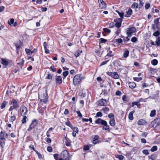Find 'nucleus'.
Returning <instances> with one entry per match:
<instances>
[{
	"label": "nucleus",
	"instance_id": "9",
	"mask_svg": "<svg viewBox=\"0 0 160 160\" xmlns=\"http://www.w3.org/2000/svg\"><path fill=\"white\" fill-rule=\"evenodd\" d=\"M107 102L106 100L102 98L98 101V104L101 106H105L107 105Z\"/></svg>",
	"mask_w": 160,
	"mask_h": 160
},
{
	"label": "nucleus",
	"instance_id": "12",
	"mask_svg": "<svg viewBox=\"0 0 160 160\" xmlns=\"http://www.w3.org/2000/svg\"><path fill=\"white\" fill-rule=\"evenodd\" d=\"M137 124L140 125H144L147 124V122L143 119H141L138 120L137 122Z\"/></svg>",
	"mask_w": 160,
	"mask_h": 160
},
{
	"label": "nucleus",
	"instance_id": "42",
	"mask_svg": "<svg viewBox=\"0 0 160 160\" xmlns=\"http://www.w3.org/2000/svg\"><path fill=\"white\" fill-rule=\"evenodd\" d=\"M157 150V146H153L151 149L150 150L152 152H154Z\"/></svg>",
	"mask_w": 160,
	"mask_h": 160
},
{
	"label": "nucleus",
	"instance_id": "5",
	"mask_svg": "<svg viewBox=\"0 0 160 160\" xmlns=\"http://www.w3.org/2000/svg\"><path fill=\"white\" fill-rule=\"evenodd\" d=\"M84 78L82 74H78L75 75L73 79V82L74 85L80 84L81 81Z\"/></svg>",
	"mask_w": 160,
	"mask_h": 160
},
{
	"label": "nucleus",
	"instance_id": "29",
	"mask_svg": "<svg viewBox=\"0 0 160 160\" xmlns=\"http://www.w3.org/2000/svg\"><path fill=\"white\" fill-rule=\"evenodd\" d=\"M151 63L153 65L155 66L157 65L158 61L157 59H154L151 61Z\"/></svg>",
	"mask_w": 160,
	"mask_h": 160
},
{
	"label": "nucleus",
	"instance_id": "14",
	"mask_svg": "<svg viewBox=\"0 0 160 160\" xmlns=\"http://www.w3.org/2000/svg\"><path fill=\"white\" fill-rule=\"evenodd\" d=\"M0 138H2V139H5V138H7L8 135L7 133H6L2 131L0 132Z\"/></svg>",
	"mask_w": 160,
	"mask_h": 160
},
{
	"label": "nucleus",
	"instance_id": "62",
	"mask_svg": "<svg viewBox=\"0 0 160 160\" xmlns=\"http://www.w3.org/2000/svg\"><path fill=\"white\" fill-rule=\"evenodd\" d=\"M46 141L47 143H51V139L50 138H46Z\"/></svg>",
	"mask_w": 160,
	"mask_h": 160
},
{
	"label": "nucleus",
	"instance_id": "64",
	"mask_svg": "<svg viewBox=\"0 0 160 160\" xmlns=\"http://www.w3.org/2000/svg\"><path fill=\"white\" fill-rule=\"evenodd\" d=\"M99 136H98V135H94L93 136V140H98V139H99Z\"/></svg>",
	"mask_w": 160,
	"mask_h": 160
},
{
	"label": "nucleus",
	"instance_id": "22",
	"mask_svg": "<svg viewBox=\"0 0 160 160\" xmlns=\"http://www.w3.org/2000/svg\"><path fill=\"white\" fill-rule=\"evenodd\" d=\"M109 108L108 107H105L104 108H103L101 110V111H103V112L105 113H107L108 112H109Z\"/></svg>",
	"mask_w": 160,
	"mask_h": 160
},
{
	"label": "nucleus",
	"instance_id": "11",
	"mask_svg": "<svg viewBox=\"0 0 160 160\" xmlns=\"http://www.w3.org/2000/svg\"><path fill=\"white\" fill-rule=\"evenodd\" d=\"M24 61L23 58H22L20 61L18 62L17 63L18 68L22 69L24 65Z\"/></svg>",
	"mask_w": 160,
	"mask_h": 160
},
{
	"label": "nucleus",
	"instance_id": "6",
	"mask_svg": "<svg viewBox=\"0 0 160 160\" xmlns=\"http://www.w3.org/2000/svg\"><path fill=\"white\" fill-rule=\"evenodd\" d=\"M20 112L22 116H26L28 112L27 108L23 106H21L20 108Z\"/></svg>",
	"mask_w": 160,
	"mask_h": 160
},
{
	"label": "nucleus",
	"instance_id": "7",
	"mask_svg": "<svg viewBox=\"0 0 160 160\" xmlns=\"http://www.w3.org/2000/svg\"><path fill=\"white\" fill-rule=\"evenodd\" d=\"M136 31V29L135 28L131 27L127 28L126 33L129 37H131L132 34Z\"/></svg>",
	"mask_w": 160,
	"mask_h": 160
},
{
	"label": "nucleus",
	"instance_id": "16",
	"mask_svg": "<svg viewBox=\"0 0 160 160\" xmlns=\"http://www.w3.org/2000/svg\"><path fill=\"white\" fill-rule=\"evenodd\" d=\"M43 46L45 50V52L46 53H49V51L47 48V47L48 46V44L46 42H44Z\"/></svg>",
	"mask_w": 160,
	"mask_h": 160
},
{
	"label": "nucleus",
	"instance_id": "58",
	"mask_svg": "<svg viewBox=\"0 0 160 160\" xmlns=\"http://www.w3.org/2000/svg\"><path fill=\"white\" fill-rule=\"evenodd\" d=\"M47 150L49 152H52V148L50 146H48L47 147Z\"/></svg>",
	"mask_w": 160,
	"mask_h": 160
},
{
	"label": "nucleus",
	"instance_id": "43",
	"mask_svg": "<svg viewBox=\"0 0 160 160\" xmlns=\"http://www.w3.org/2000/svg\"><path fill=\"white\" fill-rule=\"evenodd\" d=\"M73 130V132H76V133H78V128L76 127H72L71 128Z\"/></svg>",
	"mask_w": 160,
	"mask_h": 160
},
{
	"label": "nucleus",
	"instance_id": "59",
	"mask_svg": "<svg viewBox=\"0 0 160 160\" xmlns=\"http://www.w3.org/2000/svg\"><path fill=\"white\" fill-rule=\"evenodd\" d=\"M137 40V38L135 37H133L132 38L131 41L133 42H135Z\"/></svg>",
	"mask_w": 160,
	"mask_h": 160
},
{
	"label": "nucleus",
	"instance_id": "51",
	"mask_svg": "<svg viewBox=\"0 0 160 160\" xmlns=\"http://www.w3.org/2000/svg\"><path fill=\"white\" fill-rule=\"evenodd\" d=\"M121 22H117L115 24V26L118 28H119L121 27Z\"/></svg>",
	"mask_w": 160,
	"mask_h": 160
},
{
	"label": "nucleus",
	"instance_id": "3",
	"mask_svg": "<svg viewBox=\"0 0 160 160\" xmlns=\"http://www.w3.org/2000/svg\"><path fill=\"white\" fill-rule=\"evenodd\" d=\"M96 124H101L103 126V129L106 130H108L109 132L110 131L109 125H108L107 122L105 120L99 118L96 120L95 121Z\"/></svg>",
	"mask_w": 160,
	"mask_h": 160
},
{
	"label": "nucleus",
	"instance_id": "25",
	"mask_svg": "<svg viewBox=\"0 0 160 160\" xmlns=\"http://www.w3.org/2000/svg\"><path fill=\"white\" fill-rule=\"evenodd\" d=\"M132 10L131 8H129L128 11L127 12V15L125 16V17H128L132 14Z\"/></svg>",
	"mask_w": 160,
	"mask_h": 160
},
{
	"label": "nucleus",
	"instance_id": "45",
	"mask_svg": "<svg viewBox=\"0 0 160 160\" xmlns=\"http://www.w3.org/2000/svg\"><path fill=\"white\" fill-rule=\"evenodd\" d=\"M65 140H66V141H65V142L66 145L67 146H70V145H71L70 143L67 140V139L66 138H65Z\"/></svg>",
	"mask_w": 160,
	"mask_h": 160
},
{
	"label": "nucleus",
	"instance_id": "55",
	"mask_svg": "<svg viewBox=\"0 0 160 160\" xmlns=\"http://www.w3.org/2000/svg\"><path fill=\"white\" fill-rule=\"evenodd\" d=\"M142 153L144 154L148 155L149 154V152L147 150H144L142 151Z\"/></svg>",
	"mask_w": 160,
	"mask_h": 160
},
{
	"label": "nucleus",
	"instance_id": "46",
	"mask_svg": "<svg viewBox=\"0 0 160 160\" xmlns=\"http://www.w3.org/2000/svg\"><path fill=\"white\" fill-rule=\"evenodd\" d=\"M159 18H158L156 19H155L154 20V22L155 25H158L159 24Z\"/></svg>",
	"mask_w": 160,
	"mask_h": 160
},
{
	"label": "nucleus",
	"instance_id": "37",
	"mask_svg": "<svg viewBox=\"0 0 160 160\" xmlns=\"http://www.w3.org/2000/svg\"><path fill=\"white\" fill-rule=\"evenodd\" d=\"M14 22V20L13 18H11L10 21H8V23L10 25L13 24Z\"/></svg>",
	"mask_w": 160,
	"mask_h": 160
},
{
	"label": "nucleus",
	"instance_id": "36",
	"mask_svg": "<svg viewBox=\"0 0 160 160\" xmlns=\"http://www.w3.org/2000/svg\"><path fill=\"white\" fill-rule=\"evenodd\" d=\"M116 158H118L120 160H123L124 158L123 156L120 155H117Z\"/></svg>",
	"mask_w": 160,
	"mask_h": 160
},
{
	"label": "nucleus",
	"instance_id": "23",
	"mask_svg": "<svg viewBox=\"0 0 160 160\" xmlns=\"http://www.w3.org/2000/svg\"><path fill=\"white\" fill-rule=\"evenodd\" d=\"M45 108V107L42 108H38V109L39 110V112L42 115L43 113H44V111Z\"/></svg>",
	"mask_w": 160,
	"mask_h": 160
},
{
	"label": "nucleus",
	"instance_id": "1",
	"mask_svg": "<svg viewBox=\"0 0 160 160\" xmlns=\"http://www.w3.org/2000/svg\"><path fill=\"white\" fill-rule=\"evenodd\" d=\"M69 154L66 150L63 151L60 154H54L53 157L56 160H69Z\"/></svg>",
	"mask_w": 160,
	"mask_h": 160
},
{
	"label": "nucleus",
	"instance_id": "39",
	"mask_svg": "<svg viewBox=\"0 0 160 160\" xmlns=\"http://www.w3.org/2000/svg\"><path fill=\"white\" fill-rule=\"evenodd\" d=\"M156 114V111L155 110H152L150 114V116L151 117H153L155 116Z\"/></svg>",
	"mask_w": 160,
	"mask_h": 160
},
{
	"label": "nucleus",
	"instance_id": "33",
	"mask_svg": "<svg viewBox=\"0 0 160 160\" xmlns=\"http://www.w3.org/2000/svg\"><path fill=\"white\" fill-rule=\"evenodd\" d=\"M139 3L138 4V7H139V9L141 8L143 5V3L141 0H138Z\"/></svg>",
	"mask_w": 160,
	"mask_h": 160
},
{
	"label": "nucleus",
	"instance_id": "34",
	"mask_svg": "<svg viewBox=\"0 0 160 160\" xmlns=\"http://www.w3.org/2000/svg\"><path fill=\"white\" fill-rule=\"evenodd\" d=\"M129 54V51L127 50L125 51L123 54V56L124 57L126 58L128 56Z\"/></svg>",
	"mask_w": 160,
	"mask_h": 160
},
{
	"label": "nucleus",
	"instance_id": "2",
	"mask_svg": "<svg viewBox=\"0 0 160 160\" xmlns=\"http://www.w3.org/2000/svg\"><path fill=\"white\" fill-rule=\"evenodd\" d=\"M48 95L46 89H43L39 93V97L40 101L44 103H46L48 101Z\"/></svg>",
	"mask_w": 160,
	"mask_h": 160
},
{
	"label": "nucleus",
	"instance_id": "17",
	"mask_svg": "<svg viewBox=\"0 0 160 160\" xmlns=\"http://www.w3.org/2000/svg\"><path fill=\"white\" fill-rule=\"evenodd\" d=\"M0 145L2 148L4 146L5 144V139H2L0 138Z\"/></svg>",
	"mask_w": 160,
	"mask_h": 160
},
{
	"label": "nucleus",
	"instance_id": "61",
	"mask_svg": "<svg viewBox=\"0 0 160 160\" xmlns=\"http://www.w3.org/2000/svg\"><path fill=\"white\" fill-rule=\"evenodd\" d=\"M112 52L111 51H109V52L108 53L107 55V56L112 57L113 56V54H112Z\"/></svg>",
	"mask_w": 160,
	"mask_h": 160
},
{
	"label": "nucleus",
	"instance_id": "57",
	"mask_svg": "<svg viewBox=\"0 0 160 160\" xmlns=\"http://www.w3.org/2000/svg\"><path fill=\"white\" fill-rule=\"evenodd\" d=\"M150 7V4L148 3H146L145 5V8L146 9H148Z\"/></svg>",
	"mask_w": 160,
	"mask_h": 160
},
{
	"label": "nucleus",
	"instance_id": "18",
	"mask_svg": "<svg viewBox=\"0 0 160 160\" xmlns=\"http://www.w3.org/2000/svg\"><path fill=\"white\" fill-rule=\"evenodd\" d=\"M129 87L131 88H134L136 86V84L134 82H130L129 83Z\"/></svg>",
	"mask_w": 160,
	"mask_h": 160
},
{
	"label": "nucleus",
	"instance_id": "26",
	"mask_svg": "<svg viewBox=\"0 0 160 160\" xmlns=\"http://www.w3.org/2000/svg\"><path fill=\"white\" fill-rule=\"evenodd\" d=\"M16 119V117L15 115H13L12 116H10L9 121L11 122H13Z\"/></svg>",
	"mask_w": 160,
	"mask_h": 160
},
{
	"label": "nucleus",
	"instance_id": "50",
	"mask_svg": "<svg viewBox=\"0 0 160 160\" xmlns=\"http://www.w3.org/2000/svg\"><path fill=\"white\" fill-rule=\"evenodd\" d=\"M76 112L78 114V116L81 118L82 117V114L81 113L80 111H76Z\"/></svg>",
	"mask_w": 160,
	"mask_h": 160
},
{
	"label": "nucleus",
	"instance_id": "10",
	"mask_svg": "<svg viewBox=\"0 0 160 160\" xmlns=\"http://www.w3.org/2000/svg\"><path fill=\"white\" fill-rule=\"evenodd\" d=\"M99 7L101 9L105 8L106 7V4L103 0H98Z\"/></svg>",
	"mask_w": 160,
	"mask_h": 160
},
{
	"label": "nucleus",
	"instance_id": "49",
	"mask_svg": "<svg viewBox=\"0 0 160 160\" xmlns=\"http://www.w3.org/2000/svg\"><path fill=\"white\" fill-rule=\"evenodd\" d=\"M107 41L106 39L103 38H101L99 39V42L100 43H102L106 42Z\"/></svg>",
	"mask_w": 160,
	"mask_h": 160
},
{
	"label": "nucleus",
	"instance_id": "20",
	"mask_svg": "<svg viewBox=\"0 0 160 160\" xmlns=\"http://www.w3.org/2000/svg\"><path fill=\"white\" fill-rule=\"evenodd\" d=\"M135 112L134 110L130 112L128 115V117L129 119L132 120L133 119V113Z\"/></svg>",
	"mask_w": 160,
	"mask_h": 160
},
{
	"label": "nucleus",
	"instance_id": "31",
	"mask_svg": "<svg viewBox=\"0 0 160 160\" xmlns=\"http://www.w3.org/2000/svg\"><path fill=\"white\" fill-rule=\"evenodd\" d=\"M155 42L157 46H160V36L157 38Z\"/></svg>",
	"mask_w": 160,
	"mask_h": 160
},
{
	"label": "nucleus",
	"instance_id": "30",
	"mask_svg": "<svg viewBox=\"0 0 160 160\" xmlns=\"http://www.w3.org/2000/svg\"><path fill=\"white\" fill-rule=\"evenodd\" d=\"M7 103L8 102L5 101H4V102H3L2 103L1 106L0 107L1 109H3L4 108H5L6 106V105Z\"/></svg>",
	"mask_w": 160,
	"mask_h": 160
},
{
	"label": "nucleus",
	"instance_id": "47",
	"mask_svg": "<svg viewBox=\"0 0 160 160\" xmlns=\"http://www.w3.org/2000/svg\"><path fill=\"white\" fill-rule=\"evenodd\" d=\"M108 117L110 118L111 119L114 118V115L112 113L109 114L108 115Z\"/></svg>",
	"mask_w": 160,
	"mask_h": 160
},
{
	"label": "nucleus",
	"instance_id": "35",
	"mask_svg": "<svg viewBox=\"0 0 160 160\" xmlns=\"http://www.w3.org/2000/svg\"><path fill=\"white\" fill-rule=\"evenodd\" d=\"M116 12L118 13V15L121 18H123L124 14V13L123 12H120L117 10L116 11Z\"/></svg>",
	"mask_w": 160,
	"mask_h": 160
},
{
	"label": "nucleus",
	"instance_id": "21",
	"mask_svg": "<svg viewBox=\"0 0 160 160\" xmlns=\"http://www.w3.org/2000/svg\"><path fill=\"white\" fill-rule=\"evenodd\" d=\"M35 50V49H34L33 50L31 51L30 49H28L27 48L25 49V51L26 53H27L28 55H30L32 54L34 52V50Z\"/></svg>",
	"mask_w": 160,
	"mask_h": 160
},
{
	"label": "nucleus",
	"instance_id": "15",
	"mask_svg": "<svg viewBox=\"0 0 160 160\" xmlns=\"http://www.w3.org/2000/svg\"><path fill=\"white\" fill-rule=\"evenodd\" d=\"M56 80L57 83L61 84L62 82L61 77L60 76H56Z\"/></svg>",
	"mask_w": 160,
	"mask_h": 160
},
{
	"label": "nucleus",
	"instance_id": "24",
	"mask_svg": "<svg viewBox=\"0 0 160 160\" xmlns=\"http://www.w3.org/2000/svg\"><path fill=\"white\" fill-rule=\"evenodd\" d=\"M149 159L151 160H155L156 158V156L155 154H153L148 156Z\"/></svg>",
	"mask_w": 160,
	"mask_h": 160
},
{
	"label": "nucleus",
	"instance_id": "41",
	"mask_svg": "<svg viewBox=\"0 0 160 160\" xmlns=\"http://www.w3.org/2000/svg\"><path fill=\"white\" fill-rule=\"evenodd\" d=\"M160 35V32H159L157 30L153 33V35L155 37H158Z\"/></svg>",
	"mask_w": 160,
	"mask_h": 160
},
{
	"label": "nucleus",
	"instance_id": "60",
	"mask_svg": "<svg viewBox=\"0 0 160 160\" xmlns=\"http://www.w3.org/2000/svg\"><path fill=\"white\" fill-rule=\"evenodd\" d=\"M122 93L119 91H117L116 92V95L117 96H120L121 95Z\"/></svg>",
	"mask_w": 160,
	"mask_h": 160
},
{
	"label": "nucleus",
	"instance_id": "19",
	"mask_svg": "<svg viewBox=\"0 0 160 160\" xmlns=\"http://www.w3.org/2000/svg\"><path fill=\"white\" fill-rule=\"evenodd\" d=\"M109 123L110 125L112 127H114L115 125V122L114 118L111 119L109 121Z\"/></svg>",
	"mask_w": 160,
	"mask_h": 160
},
{
	"label": "nucleus",
	"instance_id": "52",
	"mask_svg": "<svg viewBox=\"0 0 160 160\" xmlns=\"http://www.w3.org/2000/svg\"><path fill=\"white\" fill-rule=\"evenodd\" d=\"M103 30H104V32H105L110 33L111 32V30L110 29H108L107 28H104Z\"/></svg>",
	"mask_w": 160,
	"mask_h": 160
},
{
	"label": "nucleus",
	"instance_id": "53",
	"mask_svg": "<svg viewBox=\"0 0 160 160\" xmlns=\"http://www.w3.org/2000/svg\"><path fill=\"white\" fill-rule=\"evenodd\" d=\"M68 74V71H66L65 72H63L62 75L65 78Z\"/></svg>",
	"mask_w": 160,
	"mask_h": 160
},
{
	"label": "nucleus",
	"instance_id": "48",
	"mask_svg": "<svg viewBox=\"0 0 160 160\" xmlns=\"http://www.w3.org/2000/svg\"><path fill=\"white\" fill-rule=\"evenodd\" d=\"M66 125L70 127L71 128L73 127L71 123L69 121L66 122Z\"/></svg>",
	"mask_w": 160,
	"mask_h": 160
},
{
	"label": "nucleus",
	"instance_id": "40",
	"mask_svg": "<svg viewBox=\"0 0 160 160\" xmlns=\"http://www.w3.org/2000/svg\"><path fill=\"white\" fill-rule=\"evenodd\" d=\"M133 79L135 81L138 82V81L142 80V78L141 77H140V78L134 77V78H133Z\"/></svg>",
	"mask_w": 160,
	"mask_h": 160
},
{
	"label": "nucleus",
	"instance_id": "27",
	"mask_svg": "<svg viewBox=\"0 0 160 160\" xmlns=\"http://www.w3.org/2000/svg\"><path fill=\"white\" fill-rule=\"evenodd\" d=\"M138 4L137 3L134 2L132 6V8H133L138 9H139Z\"/></svg>",
	"mask_w": 160,
	"mask_h": 160
},
{
	"label": "nucleus",
	"instance_id": "56",
	"mask_svg": "<svg viewBox=\"0 0 160 160\" xmlns=\"http://www.w3.org/2000/svg\"><path fill=\"white\" fill-rule=\"evenodd\" d=\"M108 61H109V60H108L104 61L102 62L101 63L100 66H102L103 65L106 64L108 62Z\"/></svg>",
	"mask_w": 160,
	"mask_h": 160
},
{
	"label": "nucleus",
	"instance_id": "32",
	"mask_svg": "<svg viewBox=\"0 0 160 160\" xmlns=\"http://www.w3.org/2000/svg\"><path fill=\"white\" fill-rule=\"evenodd\" d=\"M23 118L22 120V124L26 123L27 122V117L26 116H23Z\"/></svg>",
	"mask_w": 160,
	"mask_h": 160
},
{
	"label": "nucleus",
	"instance_id": "13",
	"mask_svg": "<svg viewBox=\"0 0 160 160\" xmlns=\"http://www.w3.org/2000/svg\"><path fill=\"white\" fill-rule=\"evenodd\" d=\"M1 63L4 66H6L9 63V60L5 58H2L1 60Z\"/></svg>",
	"mask_w": 160,
	"mask_h": 160
},
{
	"label": "nucleus",
	"instance_id": "38",
	"mask_svg": "<svg viewBox=\"0 0 160 160\" xmlns=\"http://www.w3.org/2000/svg\"><path fill=\"white\" fill-rule=\"evenodd\" d=\"M37 122L36 120H34L32 121V123L31 124V125H32L33 126H34V128L36 126V125L37 124Z\"/></svg>",
	"mask_w": 160,
	"mask_h": 160
},
{
	"label": "nucleus",
	"instance_id": "28",
	"mask_svg": "<svg viewBox=\"0 0 160 160\" xmlns=\"http://www.w3.org/2000/svg\"><path fill=\"white\" fill-rule=\"evenodd\" d=\"M139 102H133L132 103V106L133 107L134 105H137L138 108L140 106V104L139 103Z\"/></svg>",
	"mask_w": 160,
	"mask_h": 160
},
{
	"label": "nucleus",
	"instance_id": "44",
	"mask_svg": "<svg viewBox=\"0 0 160 160\" xmlns=\"http://www.w3.org/2000/svg\"><path fill=\"white\" fill-rule=\"evenodd\" d=\"M102 116V113L101 112H98L97 113L96 115L95 116V117L97 118L98 117H101Z\"/></svg>",
	"mask_w": 160,
	"mask_h": 160
},
{
	"label": "nucleus",
	"instance_id": "54",
	"mask_svg": "<svg viewBox=\"0 0 160 160\" xmlns=\"http://www.w3.org/2000/svg\"><path fill=\"white\" fill-rule=\"evenodd\" d=\"M116 42L117 43H119L122 42V40L121 38H119L116 39Z\"/></svg>",
	"mask_w": 160,
	"mask_h": 160
},
{
	"label": "nucleus",
	"instance_id": "63",
	"mask_svg": "<svg viewBox=\"0 0 160 160\" xmlns=\"http://www.w3.org/2000/svg\"><path fill=\"white\" fill-rule=\"evenodd\" d=\"M121 32V30L120 28H118L117 31L116 32H115V34L117 35H118L119 33H120Z\"/></svg>",
	"mask_w": 160,
	"mask_h": 160
},
{
	"label": "nucleus",
	"instance_id": "4",
	"mask_svg": "<svg viewBox=\"0 0 160 160\" xmlns=\"http://www.w3.org/2000/svg\"><path fill=\"white\" fill-rule=\"evenodd\" d=\"M9 104L11 105L9 111H12L13 110L17 109L19 108V105L18 101L14 99H13L9 102Z\"/></svg>",
	"mask_w": 160,
	"mask_h": 160
},
{
	"label": "nucleus",
	"instance_id": "8",
	"mask_svg": "<svg viewBox=\"0 0 160 160\" xmlns=\"http://www.w3.org/2000/svg\"><path fill=\"white\" fill-rule=\"evenodd\" d=\"M107 73L108 76H111L114 79H117L119 78V76L116 72H107Z\"/></svg>",
	"mask_w": 160,
	"mask_h": 160
}]
</instances>
